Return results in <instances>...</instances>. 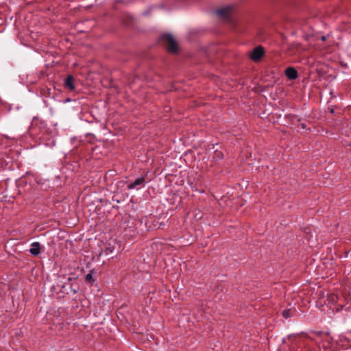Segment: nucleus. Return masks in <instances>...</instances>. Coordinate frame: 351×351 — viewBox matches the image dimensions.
<instances>
[{
	"instance_id": "6e6552de",
	"label": "nucleus",
	"mask_w": 351,
	"mask_h": 351,
	"mask_svg": "<svg viewBox=\"0 0 351 351\" xmlns=\"http://www.w3.org/2000/svg\"><path fill=\"white\" fill-rule=\"evenodd\" d=\"M85 280H86V282H87L88 283H90V284H93V282H94V279L93 278L92 274L91 273L87 274L86 275Z\"/></svg>"
},
{
	"instance_id": "9d476101",
	"label": "nucleus",
	"mask_w": 351,
	"mask_h": 351,
	"mask_svg": "<svg viewBox=\"0 0 351 351\" xmlns=\"http://www.w3.org/2000/svg\"><path fill=\"white\" fill-rule=\"evenodd\" d=\"M215 155L219 157V158H221L222 157V154L221 152H215Z\"/></svg>"
},
{
	"instance_id": "f03ea898",
	"label": "nucleus",
	"mask_w": 351,
	"mask_h": 351,
	"mask_svg": "<svg viewBox=\"0 0 351 351\" xmlns=\"http://www.w3.org/2000/svg\"><path fill=\"white\" fill-rule=\"evenodd\" d=\"M233 10L234 6L226 5L216 10V14L218 16H219L221 19H228L232 13Z\"/></svg>"
},
{
	"instance_id": "9b49d317",
	"label": "nucleus",
	"mask_w": 351,
	"mask_h": 351,
	"mask_svg": "<svg viewBox=\"0 0 351 351\" xmlns=\"http://www.w3.org/2000/svg\"><path fill=\"white\" fill-rule=\"evenodd\" d=\"M300 126L302 129H306V128L305 123H300Z\"/></svg>"
},
{
	"instance_id": "7ed1b4c3",
	"label": "nucleus",
	"mask_w": 351,
	"mask_h": 351,
	"mask_svg": "<svg viewBox=\"0 0 351 351\" xmlns=\"http://www.w3.org/2000/svg\"><path fill=\"white\" fill-rule=\"evenodd\" d=\"M265 54L264 48L259 45L256 47L250 54V58L254 62L259 61Z\"/></svg>"
},
{
	"instance_id": "f8f14e48",
	"label": "nucleus",
	"mask_w": 351,
	"mask_h": 351,
	"mask_svg": "<svg viewBox=\"0 0 351 351\" xmlns=\"http://www.w3.org/2000/svg\"><path fill=\"white\" fill-rule=\"evenodd\" d=\"M294 119H297V121H298V122H300V118H297L296 117H294V118H293V121H294Z\"/></svg>"
},
{
	"instance_id": "423d86ee",
	"label": "nucleus",
	"mask_w": 351,
	"mask_h": 351,
	"mask_svg": "<svg viewBox=\"0 0 351 351\" xmlns=\"http://www.w3.org/2000/svg\"><path fill=\"white\" fill-rule=\"evenodd\" d=\"M41 245L39 242H34L31 244L29 252L33 256H38L40 253Z\"/></svg>"
},
{
	"instance_id": "4468645a",
	"label": "nucleus",
	"mask_w": 351,
	"mask_h": 351,
	"mask_svg": "<svg viewBox=\"0 0 351 351\" xmlns=\"http://www.w3.org/2000/svg\"><path fill=\"white\" fill-rule=\"evenodd\" d=\"M72 291L75 294L77 293V291L76 289H72Z\"/></svg>"
},
{
	"instance_id": "20e7f679",
	"label": "nucleus",
	"mask_w": 351,
	"mask_h": 351,
	"mask_svg": "<svg viewBox=\"0 0 351 351\" xmlns=\"http://www.w3.org/2000/svg\"><path fill=\"white\" fill-rule=\"evenodd\" d=\"M145 183V176H141L140 178H136L133 182L130 183L128 185L127 188L128 190H132L134 189H138V186H144Z\"/></svg>"
},
{
	"instance_id": "39448f33",
	"label": "nucleus",
	"mask_w": 351,
	"mask_h": 351,
	"mask_svg": "<svg viewBox=\"0 0 351 351\" xmlns=\"http://www.w3.org/2000/svg\"><path fill=\"white\" fill-rule=\"evenodd\" d=\"M285 75L289 80H295L298 77L297 70L292 66H289L286 69Z\"/></svg>"
},
{
	"instance_id": "1a4fd4ad",
	"label": "nucleus",
	"mask_w": 351,
	"mask_h": 351,
	"mask_svg": "<svg viewBox=\"0 0 351 351\" xmlns=\"http://www.w3.org/2000/svg\"><path fill=\"white\" fill-rule=\"evenodd\" d=\"M282 315L285 317V318H289L291 317V315H290V310L289 309H285L282 312Z\"/></svg>"
},
{
	"instance_id": "0eeeda50",
	"label": "nucleus",
	"mask_w": 351,
	"mask_h": 351,
	"mask_svg": "<svg viewBox=\"0 0 351 351\" xmlns=\"http://www.w3.org/2000/svg\"><path fill=\"white\" fill-rule=\"evenodd\" d=\"M74 78L72 75H69L64 82V85L66 88H68L71 90H73L75 89L74 86Z\"/></svg>"
},
{
	"instance_id": "f257e3e1",
	"label": "nucleus",
	"mask_w": 351,
	"mask_h": 351,
	"mask_svg": "<svg viewBox=\"0 0 351 351\" xmlns=\"http://www.w3.org/2000/svg\"><path fill=\"white\" fill-rule=\"evenodd\" d=\"M161 40L169 52L176 53L178 51L176 41L171 34H165L161 37Z\"/></svg>"
},
{
	"instance_id": "ddd939ff",
	"label": "nucleus",
	"mask_w": 351,
	"mask_h": 351,
	"mask_svg": "<svg viewBox=\"0 0 351 351\" xmlns=\"http://www.w3.org/2000/svg\"><path fill=\"white\" fill-rule=\"evenodd\" d=\"M321 40H322V41L326 40V36H322V37H321Z\"/></svg>"
}]
</instances>
